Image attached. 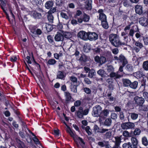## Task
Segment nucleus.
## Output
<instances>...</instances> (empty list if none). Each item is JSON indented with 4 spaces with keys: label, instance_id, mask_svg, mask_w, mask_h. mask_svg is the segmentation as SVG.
Returning a JSON list of instances; mask_svg holds the SVG:
<instances>
[{
    "label": "nucleus",
    "instance_id": "obj_19",
    "mask_svg": "<svg viewBox=\"0 0 148 148\" xmlns=\"http://www.w3.org/2000/svg\"><path fill=\"white\" fill-rule=\"evenodd\" d=\"M134 76L137 78H141L143 76V73L141 71H138L133 73Z\"/></svg>",
    "mask_w": 148,
    "mask_h": 148
},
{
    "label": "nucleus",
    "instance_id": "obj_40",
    "mask_svg": "<svg viewBox=\"0 0 148 148\" xmlns=\"http://www.w3.org/2000/svg\"><path fill=\"white\" fill-rule=\"evenodd\" d=\"M65 95L66 98V101H69L71 99V97L70 94L69 92H65Z\"/></svg>",
    "mask_w": 148,
    "mask_h": 148
},
{
    "label": "nucleus",
    "instance_id": "obj_3",
    "mask_svg": "<svg viewBox=\"0 0 148 148\" xmlns=\"http://www.w3.org/2000/svg\"><path fill=\"white\" fill-rule=\"evenodd\" d=\"M135 127L134 123L130 122H128L122 123L121 127L123 129H128L133 128Z\"/></svg>",
    "mask_w": 148,
    "mask_h": 148
},
{
    "label": "nucleus",
    "instance_id": "obj_27",
    "mask_svg": "<svg viewBox=\"0 0 148 148\" xmlns=\"http://www.w3.org/2000/svg\"><path fill=\"white\" fill-rule=\"evenodd\" d=\"M142 144L145 146H147L148 145V141L145 137H143L142 138Z\"/></svg>",
    "mask_w": 148,
    "mask_h": 148
},
{
    "label": "nucleus",
    "instance_id": "obj_2",
    "mask_svg": "<svg viewBox=\"0 0 148 148\" xmlns=\"http://www.w3.org/2000/svg\"><path fill=\"white\" fill-rule=\"evenodd\" d=\"M92 112V115L95 117L100 116L102 108L99 105H97L94 107Z\"/></svg>",
    "mask_w": 148,
    "mask_h": 148
},
{
    "label": "nucleus",
    "instance_id": "obj_48",
    "mask_svg": "<svg viewBox=\"0 0 148 148\" xmlns=\"http://www.w3.org/2000/svg\"><path fill=\"white\" fill-rule=\"evenodd\" d=\"M123 135L125 137H130V135L129 132L127 131H125L123 132Z\"/></svg>",
    "mask_w": 148,
    "mask_h": 148
},
{
    "label": "nucleus",
    "instance_id": "obj_55",
    "mask_svg": "<svg viewBox=\"0 0 148 148\" xmlns=\"http://www.w3.org/2000/svg\"><path fill=\"white\" fill-rule=\"evenodd\" d=\"M82 123L83 125L82 126V129H84L85 128L84 126H86L87 125V122L86 120H83L82 121Z\"/></svg>",
    "mask_w": 148,
    "mask_h": 148
},
{
    "label": "nucleus",
    "instance_id": "obj_22",
    "mask_svg": "<svg viewBox=\"0 0 148 148\" xmlns=\"http://www.w3.org/2000/svg\"><path fill=\"white\" fill-rule=\"evenodd\" d=\"M123 84L126 87L130 86L131 82L130 80L128 79H123Z\"/></svg>",
    "mask_w": 148,
    "mask_h": 148
},
{
    "label": "nucleus",
    "instance_id": "obj_31",
    "mask_svg": "<svg viewBox=\"0 0 148 148\" xmlns=\"http://www.w3.org/2000/svg\"><path fill=\"white\" fill-rule=\"evenodd\" d=\"M101 24L104 29H107L108 27V25L107 20L101 22Z\"/></svg>",
    "mask_w": 148,
    "mask_h": 148
},
{
    "label": "nucleus",
    "instance_id": "obj_38",
    "mask_svg": "<svg viewBox=\"0 0 148 148\" xmlns=\"http://www.w3.org/2000/svg\"><path fill=\"white\" fill-rule=\"evenodd\" d=\"M108 71L110 73L114 72V69L113 67L111 65L108 66L107 68Z\"/></svg>",
    "mask_w": 148,
    "mask_h": 148
},
{
    "label": "nucleus",
    "instance_id": "obj_1",
    "mask_svg": "<svg viewBox=\"0 0 148 148\" xmlns=\"http://www.w3.org/2000/svg\"><path fill=\"white\" fill-rule=\"evenodd\" d=\"M128 37H124V41L121 42L119 40V37L116 34H111L109 36V40L112 44L115 47H117L120 45H124L127 42Z\"/></svg>",
    "mask_w": 148,
    "mask_h": 148
},
{
    "label": "nucleus",
    "instance_id": "obj_45",
    "mask_svg": "<svg viewBox=\"0 0 148 148\" xmlns=\"http://www.w3.org/2000/svg\"><path fill=\"white\" fill-rule=\"evenodd\" d=\"M61 16L63 18L67 20L69 19V17L67 16L66 14L63 12H61L60 14Z\"/></svg>",
    "mask_w": 148,
    "mask_h": 148
},
{
    "label": "nucleus",
    "instance_id": "obj_25",
    "mask_svg": "<svg viewBox=\"0 0 148 148\" xmlns=\"http://www.w3.org/2000/svg\"><path fill=\"white\" fill-rule=\"evenodd\" d=\"M109 114V111L107 110H104L102 111H101L100 117H103V116H107Z\"/></svg>",
    "mask_w": 148,
    "mask_h": 148
},
{
    "label": "nucleus",
    "instance_id": "obj_15",
    "mask_svg": "<svg viewBox=\"0 0 148 148\" xmlns=\"http://www.w3.org/2000/svg\"><path fill=\"white\" fill-rule=\"evenodd\" d=\"M135 10L136 13L139 15L143 13V7L142 6L137 5L135 7Z\"/></svg>",
    "mask_w": 148,
    "mask_h": 148
},
{
    "label": "nucleus",
    "instance_id": "obj_63",
    "mask_svg": "<svg viewBox=\"0 0 148 148\" xmlns=\"http://www.w3.org/2000/svg\"><path fill=\"white\" fill-rule=\"evenodd\" d=\"M111 132L110 131L107 132L105 134V136L107 138H109L111 136Z\"/></svg>",
    "mask_w": 148,
    "mask_h": 148
},
{
    "label": "nucleus",
    "instance_id": "obj_13",
    "mask_svg": "<svg viewBox=\"0 0 148 148\" xmlns=\"http://www.w3.org/2000/svg\"><path fill=\"white\" fill-rule=\"evenodd\" d=\"M110 76L111 77H113L115 79L119 78L123 76L122 74H120L119 71L116 73L113 72L110 74Z\"/></svg>",
    "mask_w": 148,
    "mask_h": 148
},
{
    "label": "nucleus",
    "instance_id": "obj_28",
    "mask_svg": "<svg viewBox=\"0 0 148 148\" xmlns=\"http://www.w3.org/2000/svg\"><path fill=\"white\" fill-rule=\"evenodd\" d=\"M97 73L102 77H104L105 76V72L102 69H100L98 71Z\"/></svg>",
    "mask_w": 148,
    "mask_h": 148
},
{
    "label": "nucleus",
    "instance_id": "obj_4",
    "mask_svg": "<svg viewBox=\"0 0 148 148\" xmlns=\"http://www.w3.org/2000/svg\"><path fill=\"white\" fill-rule=\"evenodd\" d=\"M134 100L137 106H142L145 101L144 98L138 96L135 97Z\"/></svg>",
    "mask_w": 148,
    "mask_h": 148
},
{
    "label": "nucleus",
    "instance_id": "obj_59",
    "mask_svg": "<svg viewBox=\"0 0 148 148\" xmlns=\"http://www.w3.org/2000/svg\"><path fill=\"white\" fill-rule=\"evenodd\" d=\"M131 143H127L124 144L123 145V148H129L130 146Z\"/></svg>",
    "mask_w": 148,
    "mask_h": 148
},
{
    "label": "nucleus",
    "instance_id": "obj_16",
    "mask_svg": "<svg viewBox=\"0 0 148 148\" xmlns=\"http://www.w3.org/2000/svg\"><path fill=\"white\" fill-rule=\"evenodd\" d=\"M92 1L90 0H87L85 4V8L87 10H90L92 9Z\"/></svg>",
    "mask_w": 148,
    "mask_h": 148
},
{
    "label": "nucleus",
    "instance_id": "obj_14",
    "mask_svg": "<svg viewBox=\"0 0 148 148\" xmlns=\"http://www.w3.org/2000/svg\"><path fill=\"white\" fill-rule=\"evenodd\" d=\"M132 145H131V148H136L138 144V141L136 138L132 137L131 138Z\"/></svg>",
    "mask_w": 148,
    "mask_h": 148
},
{
    "label": "nucleus",
    "instance_id": "obj_18",
    "mask_svg": "<svg viewBox=\"0 0 148 148\" xmlns=\"http://www.w3.org/2000/svg\"><path fill=\"white\" fill-rule=\"evenodd\" d=\"M53 2L51 1H47L45 4V7L47 9H49L53 6Z\"/></svg>",
    "mask_w": 148,
    "mask_h": 148
},
{
    "label": "nucleus",
    "instance_id": "obj_60",
    "mask_svg": "<svg viewBox=\"0 0 148 148\" xmlns=\"http://www.w3.org/2000/svg\"><path fill=\"white\" fill-rule=\"evenodd\" d=\"M84 81L86 84H91V82L90 80V79L87 78H85L84 79Z\"/></svg>",
    "mask_w": 148,
    "mask_h": 148
},
{
    "label": "nucleus",
    "instance_id": "obj_54",
    "mask_svg": "<svg viewBox=\"0 0 148 148\" xmlns=\"http://www.w3.org/2000/svg\"><path fill=\"white\" fill-rule=\"evenodd\" d=\"M108 129L103 128L99 130L98 132L100 133H103L106 132H108Z\"/></svg>",
    "mask_w": 148,
    "mask_h": 148
},
{
    "label": "nucleus",
    "instance_id": "obj_12",
    "mask_svg": "<svg viewBox=\"0 0 148 148\" xmlns=\"http://www.w3.org/2000/svg\"><path fill=\"white\" fill-rule=\"evenodd\" d=\"M54 38L56 41H62L64 40V36L62 33L58 32L55 35Z\"/></svg>",
    "mask_w": 148,
    "mask_h": 148
},
{
    "label": "nucleus",
    "instance_id": "obj_21",
    "mask_svg": "<svg viewBox=\"0 0 148 148\" xmlns=\"http://www.w3.org/2000/svg\"><path fill=\"white\" fill-rule=\"evenodd\" d=\"M91 45L89 43L85 44L84 47L83 49L86 52H88L91 49Z\"/></svg>",
    "mask_w": 148,
    "mask_h": 148
},
{
    "label": "nucleus",
    "instance_id": "obj_47",
    "mask_svg": "<svg viewBox=\"0 0 148 148\" xmlns=\"http://www.w3.org/2000/svg\"><path fill=\"white\" fill-rule=\"evenodd\" d=\"M32 2L34 5H38L40 4L42 1L41 0H32Z\"/></svg>",
    "mask_w": 148,
    "mask_h": 148
},
{
    "label": "nucleus",
    "instance_id": "obj_52",
    "mask_svg": "<svg viewBox=\"0 0 148 148\" xmlns=\"http://www.w3.org/2000/svg\"><path fill=\"white\" fill-rule=\"evenodd\" d=\"M143 96L145 100L148 101V92H144L143 93Z\"/></svg>",
    "mask_w": 148,
    "mask_h": 148
},
{
    "label": "nucleus",
    "instance_id": "obj_39",
    "mask_svg": "<svg viewBox=\"0 0 148 148\" xmlns=\"http://www.w3.org/2000/svg\"><path fill=\"white\" fill-rule=\"evenodd\" d=\"M138 114L134 113L131 114V117L133 120H135L138 117Z\"/></svg>",
    "mask_w": 148,
    "mask_h": 148
},
{
    "label": "nucleus",
    "instance_id": "obj_37",
    "mask_svg": "<svg viewBox=\"0 0 148 148\" xmlns=\"http://www.w3.org/2000/svg\"><path fill=\"white\" fill-rule=\"evenodd\" d=\"M77 85H73V84H72V83H71L70 86L71 90L74 92H76L77 91Z\"/></svg>",
    "mask_w": 148,
    "mask_h": 148
},
{
    "label": "nucleus",
    "instance_id": "obj_30",
    "mask_svg": "<svg viewBox=\"0 0 148 148\" xmlns=\"http://www.w3.org/2000/svg\"><path fill=\"white\" fill-rule=\"evenodd\" d=\"M115 144L116 146H119L121 143V138L118 136L115 137Z\"/></svg>",
    "mask_w": 148,
    "mask_h": 148
},
{
    "label": "nucleus",
    "instance_id": "obj_34",
    "mask_svg": "<svg viewBox=\"0 0 148 148\" xmlns=\"http://www.w3.org/2000/svg\"><path fill=\"white\" fill-rule=\"evenodd\" d=\"M143 68L146 71H148V61L143 62Z\"/></svg>",
    "mask_w": 148,
    "mask_h": 148
},
{
    "label": "nucleus",
    "instance_id": "obj_41",
    "mask_svg": "<svg viewBox=\"0 0 148 148\" xmlns=\"http://www.w3.org/2000/svg\"><path fill=\"white\" fill-rule=\"evenodd\" d=\"M77 140L81 145L83 147V148H84V145L85 144V143L83 141L82 138L79 137H78V138Z\"/></svg>",
    "mask_w": 148,
    "mask_h": 148
},
{
    "label": "nucleus",
    "instance_id": "obj_33",
    "mask_svg": "<svg viewBox=\"0 0 148 148\" xmlns=\"http://www.w3.org/2000/svg\"><path fill=\"white\" fill-rule=\"evenodd\" d=\"M95 72L94 70H91L89 71L88 76L90 78H92L95 75Z\"/></svg>",
    "mask_w": 148,
    "mask_h": 148
},
{
    "label": "nucleus",
    "instance_id": "obj_7",
    "mask_svg": "<svg viewBox=\"0 0 148 148\" xmlns=\"http://www.w3.org/2000/svg\"><path fill=\"white\" fill-rule=\"evenodd\" d=\"M95 60L97 62L100 64L101 65L105 63L106 61V58L103 56H101L100 57L97 56L95 58Z\"/></svg>",
    "mask_w": 148,
    "mask_h": 148
},
{
    "label": "nucleus",
    "instance_id": "obj_53",
    "mask_svg": "<svg viewBox=\"0 0 148 148\" xmlns=\"http://www.w3.org/2000/svg\"><path fill=\"white\" fill-rule=\"evenodd\" d=\"M84 91L87 94H90L91 91L88 88H85L84 89Z\"/></svg>",
    "mask_w": 148,
    "mask_h": 148
},
{
    "label": "nucleus",
    "instance_id": "obj_57",
    "mask_svg": "<svg viewBox=\"0 0 148 148\" xmlns=\"http://www.w3.org/2000/svg\"><path fill=\"white\" fill-rule=\"evenodd\" d=\"M134 28L131 29L130 30L129 35L133 37L134 36Z\"/></svg>",
    "mask_w": 148,
    "mask_h": 148
},
{
    "label": "nucleus",
    "instance_id": "obj_49",
    "mask_svg": "<svg viewBox=\"0 0 148 148\" xmlns=\"http://www.w3.org/2000/svg\"><path fill=\"white\" fill-rule=\"evenodd\" d=\"M135 45L140 49L141 48L143 47L142 44L138 41L136 42H135Z\"/></svg>",
    "mask_w": 148,
    "mask_h": 148
},
{
    "label": "nucleus",
    "instance_id": "obj_50",
    "mask_svg": "<svg viewBox=\"0 0 148 148\" xmlns=\"http://www.w3.org/2000/svg\"><path fill=\"white\" fill-rule=\"evenodd\" d=\"M87 59L85 55H82L80 57L79 60L82 62H85Z\"/></svg>",
    "mask_w": 148,
    "mask_h": 148
},
{
    "label": "nucleus",
    "instance_id": "obj_62",
    "mask_svg": "<svg viewBox=\"0 0 148 148\" xmlns=\"http://www.w3.org/2000/svg\"><path fill=\"white\" fill-rule=\"evenodd\" d=\"M56 11V9L55 8H52L48 12V14H51L55 12Z\"/></svg>",
    "mask_w": 148,
    "mask_h": 148
},
{
    "label": "nucleus",
    "instance_id": "obj_5",
    "mask_svg": "<svg viewBox=\"0 0 148 148\" xmlns=\"http://www.w3.org/2000/svg\"><path fill=\"white\" fill-rule=\"evenodd\" d=\"M88 40L94 41L98 38V36L95 33L88 32Z\"/></svg>",
    "mask_w": 148,
    "mask_h": 148
},
{
    "label": "nucleus",
    "instance_id": "obj_58",
    "mask_svg": "<svg viewBox=\"0 0 148 148\" xmlns=\"http://www.w3.org/2000/svg\"><path fill=\"white\" fill-rule=\"evenodd\" d=\"M127 69L129 71H131L133 70V67L132 65L131 64H128L127 65Z\"/></svg>",
    "mask_w": 148,
    "mask_h": 148
},
{
    "label": "nucleus",
    "instance_id": "obj_17",
    "mask_svg": "<svg viewBox=\"0 0 148 148\" xmlns=\"http://www.w3.org/2000/svg\"><path fill=\"white\" fill-rule=\"evenodd\" d=\"M119 60L121 62H122L123 64V65H125L127 63V61L123 55L122 54L120 55L119 56Z\"/></svg>",
    "mask_w": 148,
    "mask_h": 148
},
{
    "label": "nucleus",
    "instance_id": "obj_56",
    "mask_svg": "<svg viewBox=\"0 0 148 148\" xmlns=\"http://www.w3.org/2000/svg\"><path fill=\"white\" fill-rule=\"evenodd\" d=\"M33 140L36 144L37 145L40 144V143L39 140L35 136H34V137L33 138Z\"/></svg>",
    "mask_w": 148,
    "mask_h": 148
},
{
    "label": "nucleus",
    "instance_id": "obj_35",
    "mask_svg": "<svg viewBox=\"0 0 148 148\" xmlns=\"http://www.w3.org/2000/svg\"><path fill=\"white\" fill-rule=\"evenodd\" d=\"M44 24L45 25V27L47 31L49 32L52 30L53 27L51 25L47 23H45Z\"/></svg>",
    "mask_w": 148,
    "mask_h": 148
},
{
    "label": "nucleus",
    "instance_id": "obj_26",
    "mask_svg": "<svg viewBox=\"0 0 148 148\" xmlns=\"http://www.w3.org/2000/svg\"><path fill=\"white\" fill-rule=\"evenodd\" d=\"M1 4V8L4 12L6 13L5 9L6 8V2L4 1V0H0Z\"/></svg>",
    "mask_w": 148,
    "mask_h": 148
},
{
    "label": "nucleus",
    "instance_id": "obj_10",
    "mask_svg": "<svg viewBox=\"0 0 148 148\" xmlns=\"http://www.w3.org/2000/svg\"><path fill=\"white\" fill-rule=\"evenodd\" d=\"M139 22L141 25L144 26H146L148 25V20L145 17L140 18Z\"/></svg>",
    "mask_w": 148,
    "mask_h": 148
},
{
    "label": "nucleus",
    "instance_id": "obj_61",
    "mask_svg": "<svg viewBox=\"0 0 148 148\" xmlns=\"http://www.w3.org/2000/svg\"><path fill=\"white\" fill-rule=\"evenodd\" d=\"M17 57L16 56H12L10 58V60L12 62H15L17 60Z\"/></svg>",
    "mask_w": 148,
    "mask_h": 148
},
{
    "label": "nucleus",
    "instance_id": "obj_44",
    "mask_svg": "<svg viewBox=\"0 0 148 148\" xmlns=\"http://www.w3.org/2000/svg\"><path fill=\"white\" fill-rule=\"evenodd\" d=\"M71 81L73 83H77V79L76 77L74 76H71L70 77Z\"/></svg>",
    "mask_w": 148,
    "mask_h": 148
},
{
    "label": "nucleus",
    "instance_id": "obj_46",
    "mask_svg": "<svg viewBox=\"0 0 148 148\" xmlns=\"http://www.w3.org/2000/svg\"><path fill=\"white\" fill-rule=\"evenodd\" d=\"M64 37L67 38H69L71 37V34L68 32L64 33L63 34Z\"/></svg>",
    "mask_w": 148,
    "mask_h": 148
},
{
    "label": "nucleus",
    "instance_id": "obj_36",
    "mask_svg": "<svg viewBox=\"0 0 148 148\" xmlns=\"http://www.w3.org/2000/svg\"><path fill=\"white\" fill-rule=\"evenodd\" d=\"M53 17L51 14H48L47 18L49 22L53 23Z\"/></svg>",
    "mask_w": 148,
    "mask_h": 148
},
{
    "label": "nucleus",
    "instance_id": "obj_24",
    "mask_svg": "<svg viewBox=\"0 0 148 148\" xmlns=\"http://www.w3.org/2000/svg\"><path fill=\"white\" fill-rule=\"evenodd\" d=\"M138 84V82L135 81L133 82H131L130 87L133 89H136L137 88Z\"/></svg>",
    "mask_w": 148,
    "mask_h": 148
},
{
    "label": "nucleus",
    "instance_id": "obj_64",
    "mask_svg": "<svg viewBox=\"0 0 148 148\" xmlns=\"http://www.w3.org/2000/svg\"><path fill=\"white\" fill-rule=\"evenodd\" d=\"M134 28V32H139V29L138 26L137 25H134L133 26L132 28Z\"/></svg>",
    "mask_w": 148,
    "mask_h": 148
},
{
    "label": "nucleus",
    "instance_id": "obj_8",
    "mask_svg": "<svg viewBox=\"0 0 148 148\" xmlns=\"http://www.w3.org/2000/svg\"><path fill=\"white\" fill-rule=\"evenodd\" d=\"M98 12L99 13V19L101 22L107 20L106 16L103 13V10L102 9H99Z\"/></svg>",
    "mask_w": 148,
    "mask_h": 148
},
{
    "label": "nucleus",
    "instance_id": "obj_23",
    "mask_svg": "<svg viewBox=\"0 0 148 148\" xmlns=\"http://www.w3.org/2000/svg\"><path fill=\"white\" fill-rule=\"evenodd\" d=\"M77 117L79 118H82L83 117V110L82 108H80L78 111L77 112Z\"/></svg>",
    "mask_w": 148,
    "mask_h": 148
},
{
    "label": "nucleus",
    "instance_id": "obj_32",
    "mask_svg": "<svg viewBox=\"0 0 148 148\" xmlns=\"http://www.w3.org/2000/svg\"><path fill=\"white\" fill-rule=\"evenodd\" d=\"M64 77L63 73L60 71H59L57 75V78L59 79H63Z\"/></svg>",
    "mask_w": 148,
    "mask_h": 148
},
{
    "label": "nucleus",
    "instance_id": "obj_11",
    "mask_svg": "<svg viewBox=\"0 0 148 148\" xmlns=\"http://www.w3.org/2000/svg\"><path fill=\"white\" fill-rule=\"evenodd\" d=\"M31 32L32 34V36L34 37L36 36V35H40L41 34L42 32L40 29H33L31 30Z\"/></svg>",
    "mask_w": 148,
    "mask_h": 148
},
{
    "label": "nucleus",
    "instance_id": "obj_9",
    "mask_svg": "<svg viewBox=\"0 0 148 148\" xmlns=\"http://www.w3.org/2000/svg\"><path fill=\"white\" fill-rule=\"evenodd\" d=\"M90 19V17L85 14L83 15L82 18H78L77 19L78 22L79 23H81L83 21L84 22H88Z\"/></svg>",
    "mask_w": 148,
    "mask_h": 148
},
{
    "label": "nucleus",
    "instance_id": "obj_42",
    "mask_svg": "<svg viewBox=\"0 0 148 148\" xmlns=\"http://www.w3.org/2000/svg\"><path fill=\"white\" fill-rule=\"evenodd\" d=\"M56 62V61L54 59H50L48 61V64L50 65H54Z\"/></svg>",
    "mask_w": 148,
    "mask_h": 148
},
{
    "label": "nucleus",
    "instance_id": "obj_6",
    "mask_svg": "<svg viewBox=\"0 0 148 148\" xmlns=\"http://www.w3.org/2000/svg\"><path fill=\"white\" fill-rule=\"evenodd\" d=\"M88 33H86L83 31H82L78 33L77 36L80 38L84 40H88Z\"/></svg>",
    "mask_w": 148,
    "mask_h": 148
},
{
    "label": "nucleus",
    "instance_id": "obj_29",
    "mask_svg": "<svg viewBox=\"0 0 148 148\" xmlns=\"http://www.w3.org/2000/svg\"><path fill=\"white\" fill-rule=\"evenodd\" d=\"M111 119L110 118L107 119L105 120L104 124L105 125L109 126L111 125Z\"/></svg>",
    "mask_w": 148,
    "mask_h": 148
},
{
    "label": "nucleus",
    "instance_id": "obj_51",
    "mask_svg": "<svg viewBox=\"0 0 148 148\" xmlns=\"http://www.w3.org/2000/svg\"><path fill=\"white\" fill-rule=\"evenodd\" d=\"M85 130L88 135H90L91 134V130L88 126L86 127L85 128Z\"/></svg>",
    "mask_w": 148,
    "mask_h": 148
},
{
    "label": "nucleus",
    "instance_id": "obj_20",
    "mask_svg": "<svg viewBox=\"0 0 148 148\" xmlns=\"http://www.w3.org/2000/svg\"><path fill=\"white\" fill-rule=\"evenodd\" d=\"M31 15L35 18H39L41 17V14L38 13L36 11H32L31 12Z\"/></svg>",
    "mask_w": 148,
    "mask_h": 148
},
{
    "label": "nucleus",
    "instance_id": "obj_43",
    "mask_svg": "<svg viewBox=\"0 0 148 148\" xmlns=\"http://www.w3.org/2000/svg\"><path fill=\"white\" fill-rule=\"evenodd\" d=\"M141 132L140 130L138 128H136L134 131V134L135 135H139Z\"/></svg>",
    "mask_w": 148,
    "mask_h": 148
}]
</instances>
